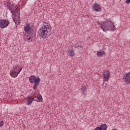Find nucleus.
<instances>
[{
	"instance_id": "nucleus-16",
	"label": "nucleus",
	"mask_w": 130,
	"mask_h": 130,
	"mask_svg": "<svg viewBox=\"0 0 130 130\" xmlns=\"http://www.w3.org/2000/svg\"><path fill=\"white\" fill-rule=\"evenodd\" d=\"M81 91L83 94L85 95V92L87 91V86H86V85H83L81 88Z\"/></svg>"
},
{
	"instance_id": "nucleus-6",
	"label": "nucleus",
	"mask_w": 130,
	"mask_h": 130,
	"mask_svg": "<svg viewBox=\"0 0 130 130\" xmlns=\"http://www.w3.org/2000/svg\"><path fill=\"white\" fill-rule=\"evenodd\" d=\"M9 25H10V21L9 20L6 19L0 20V27L2 29L7 28Z\"/></svg>"
},
{
	"instance_id": "nucleus-21",
	"label": "nucleus",
	"mask_w": 130,
	"mask_h": 130,
	"mask_svg": "<svg viewBox=\"0 0 130 130\" xmlns=\"http://www.w3.org/2000/svg\"><path fill=\"white\" fill-rule=\"evenodd\" d=\"M30 35H31V36H32L33 37H34L35 38H36V32H34V34H31Z\"/></svg>"
},
{
	"instance_id": "nucleus-9",
	"label": "nucleus",
	"mask_w": 130,
	"mask_h": 130,
	"mask_svg": "<svg viewBox=\"0 0 130 130\" xmlns=\"http://www.w3.org/2000/svg\"><path fill=\"white\" fill-rule=\"evenodd\" d=\"M93 11L98 12V13L101 12V7L99 4H95L92 7Z\"/></svg>"
},
{
	"instance_id": "nucleus-12",
	"label": "nucleus",
	"mask_w": 130,
	"mask_h": 130,
	"mask_svg": "<svg viewBox=\"0 0 130 130\" xmlns=\"http://www.w3.org/2000/svg\"><path fill=\"white\" fill-rule=\"evenodd\" d=\"M75 48H78V49H82V48H83V45H82L81 43H77L75 45Z\"/></svg>"
},
{
	"instance_id": "nucleus-8",
	"label": "nucleus",
	"mask_w": 130,
	"mask_h": 130,
	"mask_svg": "<svg viewBox=\"0 0 130 130\" xmlns=\"http://www.w3.org/2000/svg\"><path fill=\"white\" fill-rule=\"evenodd\" d=\"M103 76L104 77V79L108 81V80H109V78H110V72L108 71H104Z\"/></svg>"
},
{
	"instance_id": "nucleus-20",
	"label": "nucleus",
	"mask_w": 130,
	"mask_h": 130,
	"mask_svg": "<svg viewBox=\"0 0 130 130\" xmlns=\"http://www.w3.org/2000/svg\"><path fill=\"white\" fill-rule=\"evenodd\" d=\"M4 122L3 121H0V127L4 125Z\"/></svg>"
},
{
	"instance_id": "nucleus-19",
	"label": "nucleus",
	"mask_w": 130,
	"mask_h": 130,
	"mask_svg": "<svg viewBox=\"0 0 130 130\" xmlns=\"http://www.w3.org/2000/svg\"><path fill=\"white\" fill-rule=\"evenodd\" d=\"M26 39L27 40H31V37L30 36V35L26 36Z\"/></svg>"
},
{
	"instance_id": "nucleus-17",
	"label": "nucleus",
	"mask_w": 130,
	"mask_h": 130,
	"mask_svg": "<svg viewBox=\"0 0 130 130\" xmlns=\"http://www.w3.org/2000/svg\"><path fill=\"white\" fill-rule=\"evenodd\" d=\"M24 31H25V32H28L30 29V25L29 24H26L25 26H24Z\"/></svg>"
},
{
	"instance_id": "nucleus-15",
	"label": "nucleus",
	"mask_w": 130,
	"mask_h": 130,
	"mask_svg": "<svg viewBox=\"0 0 130 130\" xmlns=\"http://www.w3.org/2000/svg\"><path fill=\"white\" fill-rule=\"evenodd\" d=\"M102 130H107V125L106 124H102L100 125V127Z\"/></svg>"
},
{
	"instance_id": "nucleus-24",
	"label": "nucleus",
	"mask_w": 130,
	"mask_h": 130,
	"mask_svg": "<svg viewBox=\"0 0 130 130\" xmlns=\"http://www.w3.org/2000/svg\"><path fill=\"white\" fill-rule=\"evenodd\" d=\"M130 3V0H126V4H127V5H128Z\"/></svg>"
},
{
	"instance_id": "nucleus-7",
	"label": "nucleus",
	"mask_w": 130,
	"mask_h": 130,
	"mask_svg": "<svg viewBox=\"0 0 130 130\" xmlns=\"http://www.w3.org/2000/svg\"><path fill=\"white\" fill-rule=\"evenodd\" d=\"M123 79L125 83H127V84H129L130 85V72H128L124 76Z\"/></svg>"
},
{
	"instance_id": "nucleus-1",
	"label": "nucleus",
	"mask_w": 130,
	"mask_h": 130,
	"mask_svg": "<svg viewBox=\"0 0 130 130\" xmlns=\"http://www.w3.org/2000/svg\"><path fill=\"white\" fill-rule=\"evenodd\" d=\"M38 35L41 38H48L51 35V26L43 25L38 31Z\"/></svg>"
},
{
	"instance_id": "nucleus-13",
	"label": "nucleus",
	"mask_w": 130,
	"mask_h": 130,
	"mask_svg": "<svg viewBox=\"0 0 130 130\" xmlns=\"http://www.w3.org/2000/svg\"><path fill=\"white\" fill-rule=\"evenodd\" d=\"M68 55H70V56H74L75 55V51L74 50L71 49L68 51Z\"/></svg>"
},
{
	"instance_id": "nucleus-3",
	"label": "nucleus",
	"mask_w": 130,
	"mask_h": 130,
	"mask_svg": "<svg viewBox=\"0 0 130 130\" xmlns=\"http://www.w3.org/2000/svg\"><path fill=\"white\" fill-rule=\"evenodd\" d=\"M29 81L30 84H34L33 89L34 90H36L38 87V85L40 83V81H41V80L39 77L36 78L35 76H31L29 78Z\"/></svg>"
},
{
	"instance_id": "nucleus-25",
	"label": "nucleus",
	"mask_w": 130,
	"mask_h": 130,
	"mask_svg": "<svg viewBox=\"0 0 130 130\" xmlns=\"http://www.w3.org/2000/svg\"><path fill=\"white\" fill-rule=\"evenodd\" d=\"M29 36H30V38H31V39H35V38L32 36H31V35H29Z\"/></svg>"
},
{
	"instance_id": "nucleus-10",
	"label": "nucleus",
	"mask_w": 130,
	"mask_h": 130,
	"mask_svg": "<svg viewBox=\"0 0 130 130\" xmlns=\"http://www.w3.org/2000/svg\"><path fill=\"white\" fill-rule=\"evenodd\" d=\"M33 103V100L32 99V96H28L26 99V105H31Z\"/></svg>"
},
{
	"instance_id": "nucleus-23",
	"label": "nucleus",
	"mask_w": 130,
	"mask_h": 130,
	"mask_svg": "<svg viewBox=\"0 0 130 130\" xmlns=\"http://www.w3.org/2000/svg\"><path fill=\"white\" fill-rule=\"evenodd\" d=\"M95 130H102V129H101L100 128V127H96L95 128Z\"/></svg>"
},
{
	"instance_id": "nucleus-22",
	"label": "nucleus",
	"mask_w": 130,
	"mask_h": 130,
	"mask_svg": "<svg viewBox=\"0 0 130 130\" xmlns=\"http://www.w3.org/2000/svg\"><path fill=\"white\" fill-rule=\"evenodd\" d=\"M39 98L40 99H41V100H42V95H41V94H40V93H39Z\"/></svg>"
},
{
	"instance_id": "nucleus-18",
	"label": "nucleus",
	"mask_w": 130,
	"mask_h": 130,
	"mask_svg": "<svg viewBox=\"0 0 130 130\" xmlns=\"http://www.w3.org/2000/svg\"><path fill=\"white\" fill-rule=\"evenodd\" d=\"M27 33L29 35L34 34V33H35V31H34V30L30 29L27 31Z\"/></svg>"
},
{
	"instance_id": "nucleus-2",
	"label": "nucleus",
	"mask_w": 130,
	"mask_h": 130,
	"mask_svg": "<svg viewBox=\"0 0 130 130\" xmlns=\"http://www.w3.org/2000/svg\"><path fill=\"white\" fill-rule=\"evenodd\" d=\"M101 27L104 32H107V31H115L116 30L115 26H114V23L111 20L105 21L101 24Z\"/></svg>"
},
{
	"instance_id": "nucleus-5",
	"label": "nucleus",
	"mask_w": 130,
	"mask_h": 130,
	"mask_svg": "<svg viewBox=\"0 0 130 130\" xmlns=\"http://www.w3.org/2000/svg\"><path fill=\"white\" fill-rule=\"evenodd\" d=\"M8 9L10 11L11 13L12 14V15L20 17V9H17L16 7L14 6V5L9 6Z\"/></svg>"
},
{
	"instance_id": "nucleus-14",
	"label": "nucleus",
	"mask_w": 130,
	"mask_h": 130,
	"mask_svg": "<svg viewBox=\"0 0 130 130\" xmlns=\"http://www.w3.org/2000/svg\"><path fill=\"white\" fill-rule=\"evenodd\" d=\"M32 101H37V102H42V100L39 98V96H36L32 98Z\"/></svg>"
},
{
	"instance_id": "nucleus-4",
	"label": "nucleus",
	"mask_w": 130,
	"mask_h": 130,
	"mask_svg": "<svg viewBox=\"0 0 130 130\" xmlns=\"http://www.w3.org/2000/svg\"><path fill=\"white\" fill-rule=\"evenodd\" d=\"M21 71H22V68L18 65H16L14 67V69H13L12 72H11L10 74L11 77H12V78H16V77H18V75L20 74Z\"/></svg>"
},
{
	"instance_id": "nucleus-11",
	"label": "nucleus",
	"mask_w": 130,
	"mask_h": 130,
	"mask_svg": "<svg viewBox=\"0 0 130 130\" xmlns=\"http://www.w3.org/2000/svg\"><path fill=\"white\" fill-rule=\"evenodd\" d=\"M105 54H106L105 51L103 50H100L98 51L96 55L100 57L103 56V55H105Z\"/></svg>"
}]
</instances>
